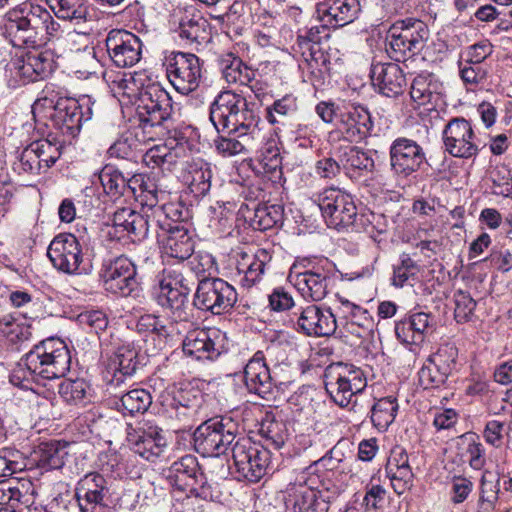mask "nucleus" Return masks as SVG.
Instances as JSON below:
<instances>
[{
    "instance_id": "f257e3e1",
    "label": "nucleus",
    "mask_w": 512,
    "mask_h": 512,
    "mask_svg": "<svg viewBox=\"0 0 512 512\" xmlns=\"http://www.w3.org/2000/svg\"><path fill=\"white\" fill-rule=\"evenodd\" d=\"M4 35L14 47L23 48L61 41L75 33L69 25L56 21L43 6L24 2L7 12Z\"/></svg>"
},
{
    "instance_id": "f03ea898",
    "label": "nucleus",
    "mask_w": 512,
    "mask_h": 512,
    "mask_svg": "<svg viewBox=\"0 0 512 512\" xmlns=\"http://www.w3.org/2000/svg\"><path fill=\"white\" fill-rule=\"evenodd\" d=\"M70 365L71 355L66 344L58 338H47L21 357L9 380L14 386L27 389L32 382L40 379L52 380L65 376Z\"/></svg>"
},
{
    "instance_id": "7ed1b4c3",
    "label": "nucleus",
    "mask_w": 512,
    "mask_h": 512,
    "mask_svg": "<svg viewBox=\"0 0 512 512\" xmlns=\"http://www.w3.org/2000/svg\"><path fill=\"white\" fill-rule=\"evenodd\" d=\"M188 211L180 204L168 203L152 208L147 214L137 213L130 208L118 209L108 230L111 239L118 241L126 237L132 242L140 241L153 230H171L177 224H184Z\"/></svg>"
},
{
    "instance_id": "20e7f679",
    "label": "nucleus",
    "mask_w": 512,
    "mask_h": 512,
    "mask_svg": "<svg viewBox=\"0 0 512 512\" xmlns=\"http://www.w3.org/2000/svg\"><path fill=\"white\" fill-rule=\"evenodd\" d=\"M210 121L218 133L233 131L260 142V117L241 94L220 92L210 106Z\"/></svg>"
},
{
    "instance_id": "39448f33",
    "label": "nucleus",
    "mask_w": 512,
    "mask_h": 512,
    "mask_svg": "<svg viewBox=\"0 0 512 512\" xmlns=\"http://www.w3.org/2000/svg\"><path fill=\"white\" fill-rule=\"evenodd\" d=\"M172 111V98L159 83H149L139 90L136 116L144 130L152 128L170 131Z\"/></svg>"
},
{
    "instance_id": "423d86ee",
    "label": "nucleus",
    "mask_w": 512,
    "mask_h": 512,
    "mask_svg": "<svg viewBox=\"0 0 512 512\" xmlns=\"http://www.w3.org/2000/svg\"><path fill=\"white\" fill-rule=\"evenodd\" d=\"M429 38V29L425 22L416 18L396 21L388 30L386 51L390 58L405 61L418 54Z\"/></svg>"
},
{
    "instance_id": "0eeeda50",
    "label": "nucleus",
    "mask_w": 512,
    "mask_h": 512,
    "mask_svg": "<svg viewBox=\"0 0 512 512\" xmlns=\"http://www.w3.org/2000/svg\"><path fill=\"white\" fill-rule=\"evenodd\" d=\"M328 227L338 231L350 227L359 230V218L353 197L337 187L325 188L314 196Z\"/></svg>"
},
{
    "instance_id": "6e6552de",
    "label": "nucleus",
    "mask_w": 512,
    "mask_h": 512,
    "mask_svg": "<svg viewBox=\"0 0 512 512\" xmlns=\"http://www.w3.org/2000/svg\"><path fill=\"white\" fill-rule=\"evenodd\" d=\"M236 433L237 424L231 418H211L194 431V448L204 457H219L233 444Z\"/></svg>"
},
{
    "instance_id": "1a4fd4ad",
    "label": "nucleus",
    "mask_w": 512,
    "mask_h": 512,
    "mask_svg": "<svg viewBox=\"0 0 512 512\" xmlns=\"http://www.w3.org/2000/svg\"><path fill=\"white\" fill-rule=\"evenodd\" d=\"M325 388L333 401L346 407L352 402V398L361 393L367 379L359 367L342 362L329 365L325 371Z\"/></svg>"
},
{
    "instance_id": "9d476101",
    "label": "nucleus",
    "mask_w": 512,
    "mask_h": 512,
    "mask_svg": "<svg viewBox=\"0 0 512 512\" xmlns=\"http://www.w3.org/2000/svg\"><path fill=\"white\" fill-rule=\"evenodd\" d=\"M237 299L235 288L227 281L218 277L204 276L198 282L193 304L199 310L221 315L229 312Z\"/></svg>"
},
{
    "instance_id": "9b49d317",
    "label": "nucleus",
    "mask_w": 512,
    "mask_h": 512,
    "mask_svg": "<svg viewBox=\"0 0 512 512\" xmlns=\"http://www.w3.org/2000/svg\"><path fill=\"white\" fill-rule=\"evenodd\" d=\"M137 274L134 262L124 255L103 261L99 272L104 289L121 297L138 292L140 282Z\"/></svg>"
},
{
    "instance_id": "f8f14e48",
    "label": "nucleus",
    "mask_w": 512,
    "mask_h": 512,
    "mask_svg": "<svg viewBox=\"0 0 512 512\" xmlns=\"http://www.w3.org/2000/svg\"><path fill=\"white\" fill-rule=\"evenodd\" d=\"M47 256L53 267L65 274L82 275L90 271L82 246L73 234L61 233L55 236L48 246Z\"/></svg>"
},
{
    "instance_id": "ddd939ff",
    "label": "nucleus",
    "mask_w": 512,
    "mask_h": 512,
    "mask_svg": "<svg viewBox=\"0 0 512 512\" xmlns=\"http://www.w3.org/2000/svg\"><path fill=\"white\" fill-rule=\"evenodd\" d=\"M232 458L239 478L256 483L266 474L271 453L267 447L240 438L232 446Z\"/></svg>"
},
{
    "instance_id": "4468645a",
    "label": "nucleus",
    "mask_w": 512,
    "mask_h": 512,
    "mask_svg": "<svg viewBox=\"0 0 512 512\" xmlns=\"http://www.w3.org/2000/svg\"><path fill=\"white\" fill-rule=\"evenodd\" d=\"M163 65L170 83L179 93L188 95L199 87L202 66L195 54L170 52L165 56Z\"/></svg>"
},
{
    "instance_id": "2eb2a0df",
    "label": "nucleus",
    "mask_w": 512,
    "mask_h": 512,
    "mask_svg": "<svg viewBox=\"0 0 512 512\" xmlns=\"http://www.w3.org/2000/svg\"><path fill=\"white\" fill-rule=\"evenodd\" d=\"M442 142L444 151L455 158L470 159L480 150L471 123L463 117H454L446 123Z\"/></svg>"
},
{
    "instance_id": "dca6fc26",
    "label": "nucleus",
    "mask_w": 512,
    "mask_h": 512,
    "mask_svg": "<svg viewBox=\"0 0 512 512\" xmlns=\"http://www.w3.org/2000/svg\"><path fill=\"white\" fill-rule=\"evenodd\" d=\"M318 478L307 477L302 473L295 483L288 488V502L293 512H327L329 504L334 498L314 487Z\"/></svg>"
},
{
    "instance_id": "f3484780",
    "label": "nucleus",
    "mask_w": 512,
    "mask_h": 512,
    "mask_svg": "<svg viewBox=\"0 0 512 512\" xmlns=\"http://www.w3.org/2000/svg\"><path fill=\"white\" fill-rule=\"evenodd\" d=\"M171 22L185 45H201L209 40V23L193 6L178 4L173 9Z\"/></svg>"
},
{
    "instance_id": "a211bd4d",
    "label": "nucleus",
    "mask_w": 512,
    "mask_h": 512,
    "mask_svg": "<svg viewBox=\"0 0 512 512\" xmlns=\"http://www.w3.org/2000/svg\"><path fill=\"white\" fill-rule=\"evenodd\" d=\"M91 99L88 96L77 100L70 97H59L54 104L52 121L64 135L75 137L83 121L92 116Z\"/></svg>"
},
{
    "instance_id": "6ab92c4d",
    "label": "nucleus",
    "mask_w": 512,
    "mask_h": 512,
    "mask_svg": "<svg viewBox=\"0 0 512 512\" xmlns=\"http://www.w3.org/2000/svg\"><path fill=\"white\" fill-rule=\"evenodd\" d=\"M108 480L100 473L84 475L75 488V498L80 512H105L110 502Z\"/></svg>"
},
{
    "instance_id": "aec40b11",
    "label": "nucleus",
    "mask_w": 512,
    "mask_h": 512,
    "mask_svg": "<svg viewBox=\"0 0 512 512\" xmlns=\"http://www.w3.org/2000/svg\"><path fill=\"white\" fill-rule=\"evenodd\" d=\"M225 333L217 328L194 329L183 340V351L197 360H215L227 347Z\"/></svg>"
},
{
    "instance_id": "412c9836",
    "label": "nucleus",
    "mask_w": 512,
    "mask_h": 512,
    "mask_svg": "<svg viewBox=\"0 0 512 512\" xmlns=\"http://www.w3.org/2000/svg\"><path fill=\"white\" fill-rule=\"evenodd\" d=\"M389 157L391 171L401 178H408L426 162L423 148L406 137H398L391 143Z\"/></svg>"
},
{
    "instance_id": "4be33fe9",
    "label": "nucleus",
    "mask_w": 512,
    "mask_h": 512,
    "mask_svg": "<svg viewBox=\"0 0 512 512\" xmlns=\"http://www.w3.org/2000/svg\"><path fill=\"white\" fill-rule=\"evenodd\" d=\"M105 42L109 57L117 67H132L142 57V42L139 37L129 31L111 30Z\"/></svg>"
},
{
    "instance_id": "5701e85b",
    "label": "nucleus",
    "mask_w": 512,
    "mask_h": 512,
    "mask_svg": "<svg viewBox=\"0 0 512 512\" xmlns=\"http://www.w3.org/2000/svg\"><path fill=\"white\" fill-rule=\"evenodd\" d=\"M456 357L457 349L454 346L447 345L439 348L419 370V384L424 389L443 385L455 366Z\"/></svg>"
},
{
    "instance_id": "b1692460",
    "label": "nucleus",
    "mask_w": 512,
    "mask_h": 512,
    "mask_svg": "<svg viewBox=\"0 0 512 512\" xmlns=\"http://www.w3.org/2000/svg\"><path fill=\"white\" fill-rule=\"evenodd\" d=\"M190 287L183 275L176 270L165 269L159 280L158 303L181 317L188 302Z\"/></svg>"
},
{
    "instance_id": "393cba45",
    "label": "nucleus",
    "mask_w": 512,
    "mask_h": 512,
    "mask_svg": "<svg viewBox=\"0 0 512 512\" xmlns=\"http://www.w3.org/2000/svg\"><path fill=\"white\" fill-rule=\"evenodd\" d=\"M436 327L435 317L431 313L413 312L395 324L397 339L405 345L419 346Z\"/></svg>"
},
{
    "instance_id": "a878e982",
    "label": "nucleus",
    "mask_w": 512,
    "mask_h": 512,
    "mask_svg": "<svg viewBox=\"0 0 512 512\" xmlns=\"http://www.w3.org/2000/svg\"><path fill=\"white\" fill-rule=\"evenodd\" d=\"M290 282L304 299L321 301L331 289L332 277L322 268L307 269L289 275Z\"/></svg>"
},
{
    "instance_id": "bb28decb",
    "label": "nucleus",
    "mask_w": 512,
    "mask_h": 512,
    "mask_svg": "<svg viewBox=\"0 0 512 512\" xmlns=\"http://www.w3.org/2000/svg\"><path fill=\"white\" fill-rule=\"evenodd\" d=\"M338 128L347 140L357 142L370 134L373 121L367 108L351 103L339 111Z\"/></svg>"
},
{
    "instance_id": "cd10ccee",
    "label": "nucleus",
    "mask_w": 512,
    "mask_h": 512,
    "mask_svg": "<svg viewBox=\"0 0 512 512\" xmlns=\"http://www.w3.org/2000/svg\"><path fill=\"white\" fill-rule=\"evenodd\" d=\"M336 328V318L330 309H323L317 305L302 308L297 317V329L307 336H331Z\"/></svg>"
},
{
    "instance_id": "c85d7f7f",
    "label": "nucleus",
    "mask_w": 512,
    "mask_h": 512,
    "mask_svg": "<svg viewBox=\"0 0 512 512\" xmlns=\"http://www.w3.org/2000/svg\"><path fill=\"white\" fill-rule=\"evenodd\" d=\"M359 11L358 0H323L316 6V16L323 27H343L353 22Z\"/></svg>"
},
{
    "instance_id": "c756f323",
    "label": "nucleus",
    "mask_w": 512,
    "mask_h": 512,
    "mask_svg": "<svg viewBox=\"0 0 512 512\" xmlns=\"http://www.w3.org/2000/svg\"><path fill=\"white\" fill-rule=\"evenodd\" d=\"M128 439L135 453L151 462L163 453L167 445L163 430L148 423L135 430L134 434L130 433Z\"/></svg>"
},
{
    "instance_id": "7c9ffc66",
    "label": "nucleus",
    "mask_w": 512,
    "mask_h": 512,
    "mask_svg": "<svg viewBox=\"0 0 512 512\" xmlns=\"http://www.w3.org/2000/svg\"><path fill=\"white\" fill-rule=\"evenodd\" d=\"M244 382L250 393L263 399H269L272 395L275 383L265 362L263 352H256L246 364Z\"/></svg>"
},
{
    "instance_id": "2f4dec72",
    "label": "nucleus",
    "mask_w": 512,
    "mask_h": 512,
    "mask_svg": "<svg viewBox=\"0 0 512 512\" xmlns=\"http://www.w3.org/2000/svg\"><path fill=\"white\" fill-rule=\"evenodd\" d=\"M163 243V253L171 258L186 260L194 251V242L186 224H177L171 230H153Z\"/></svg>"
},
{
    "instance_id": "473e14b6",
    "label": "nucleus",
    "mask_w": 512,
    "mask_h": 512,
    "mask_svg": "<svg viewBox=\"0 0 512 512\" xmlns=\"http://www.w3.org/2000/svg\"><path fill=\"white\" fill-rule=\"evenodd\" d=\"M373 86L386 97L402 94L406 78L401 67L396 63H376L371 68Z\"/></svg>"
},
{
    "instance_id": "72a5a7b5",
    "label": "nucleus",
    "mask_w": 512,
    "mask_h": 512,
    "mask_svg": "<svg viewBox=\"0 0 512 512\" xmlns=\"http://www.w3.org/2000/svg\"><path fill=\"white\" fill-rule=\"evenodd\" d=\"M374 153H376L374 151ZM340 163L345 174L351 179H358L375 169L373 152L357 146H347L340 150Z\"/></svg>"
},
{
    "instance_id": "f704fd0d",
    "label": "nucleus",
    "mask_w": 512,
    "mask_h": 512,
    "mask_svg": "<svg viewBox=\"0 0 512 512\" xmlns=\"http://www.w3.org/2000/svg\"><path fill=\"white\" fill-rule=\"evenodd\" d=\"M320 39L318 27H311L305 35L298 36V46L308 68L312 73L317 71L321 74L328 69L329 61L320 48Z\"/></svg>"
},
{
    "instance_id": "c9c22d12",
    "label": "nucleus",
    "mask_w": 512,
    "mask_h": 512,
    "mask_svg": "<svg viewBox=\"0 0 512 512\" xmlns=\"http://www.w3.org/2000/svg\"><path fill=\"white\" fill-rule=\"evenodd\" d=\"M271 259V255L265 249H258L253 255L242 253L237 264L238 273L241 275L240 284L246 288L257 284L262 279L265 267Z\"/></svg>"
},
{
    "instance_id": "e433bc0d",
    "label": "nucleus",
    "mask_w": 512,
    "mask_h": 512,
    "mask_svg": "<svg viewBox=\"0 0 512 512\" xmlns=\"http://www.w3.org/2000/svg\"><path fill=\"white\" fill-rule=\"evenodd\" d=\"M218 65L223 78L229 84L250 85L255 78V71L247 67L243 61L233 53L221 54Z\"/></svg>"
},
{
    "instance_id": "4c0bfd02",
    "label": "nucleus",
    "mask_w": 512,
    "mask_h": 512,
    "mask_svg": "<svg viewBox=\"0 0 512 512\" xmlns=\"http://www.w3.org/2000/svg\"><path fill=\"white\" fill-rule=\"evenodd\" d=\"M256 169L271 180L282 175V157L275 139L267 140L257 151Z\"/></svg>"
},
{
    "instance_id": "58836bf2",
    "label": "nucleus",
    "mask_w": 512,
    "mask_h": 512,
    "mask_svg": "<svg viewBox=\"0 0 512 512\" xmlns=\"http://www.w3.org/2000/svg\"><path fill=\"white\" fill-rule=\"evenodd\" d=\"M443 84L430 73L417 75L411 84L410 95L419 105L436 103L442 93Z\"/></svg>"
},
{
    "instance_id": "ea45409f",
    "label": "nucleus",
    "mask_w": 512,
    "mask_h": 512,
    "mask_svg": "<svg viewBox=\"0 0 512 512\" xmlns=\"http://www.w3.org/2000/svg\"><path fill=\"white\" fill-rule=\"evenodd\" d=\"M199 465L192 455H186L175 461L168 471V478L179 490L185 491L193 483H198Z\"/></svg>"
},
{
    "instance_id": "a19ab883",
    "label": "nucleus",
    "mask_w": 512,
    "mask_h": 512,
    "mask_svg": "<svg viewBox=\"0 0 512 512\" xmlns=\"http://www.w3.org/2000/svg\"><path fill=\"white\" fill-rule=\"evenodd\" d=\"M225 132L227 135L218 136L214 140L216 151L223 157L250 153L258 147L259 142L254 141L243 134L241 135L233 131Z\"/></svg>"
},
{
    "instance_id": "79ce46f5",
    "label": "nucleus",
    "mask_w": 512,
    "mask_h": 512,
    "mask_svg": "<svg viewBox=\"0 0 512 512\" xmlns=\"http://www.w3.org/2000/svg\"><path fill=\"white\" fill-rule=\"evenodd\" d=\"M136 329L139 333H152L159 339H173L181 333L179 323L172 320H164L152 314L141 316L137 323Z\"/></svg>"
},
{
    "instance_id": "37998d69",
    "label": "nucleus",
    "mask_w": 512,
    "mask_h": 512,
    "mask_svg": "<svg viewBox=\"0 0 512 512\" xmlns=\"http://www.w3.org/2000/svg\"><path fill=\"white\" fill-rule=\"evenodd\" d=\"M399 405L392 396L383 397L374 402L370 409V418L373 426L379 431H386L394 422Z\"/></svg>"
},
{
    "instance_id": "c03bdc74",
    "label": "nucleus",
    "mask_w": 512,
    "mask_h": 512,
    "mask_svg": "<svg viewBox=\"0 0 512 512\" xmlns=\"http://www.w3.org/2000/svg\"><path fill=\"white\" fill-rule=\"evenodd\" d=\"M298 113L297 97L286 94L266 108V119L272 125L285 126Z\"/></svg>"
},
{
    "instance_id": "a18cd8bd",
    "label": "nucleus",
    "mask_w": 512,
    "mask_h": 512,
    "mask_svg": "<svg viewBox=\"0 0 512 512\" xmlns=\"http://www.w3.org/2000/svg\"><path fill=\"white\" fill-rule=\"evenodd\" d=\"M166 405V411L170 418H175L184 424V427H190L197 413L198 405L186 399L184 391H178Z\"/></svg>"
},
{
    "instance_id": "49530a36",
    "label": "nucleus",
    "mask_w": 512,
    "mask_h": 512,
    "mask_svg": "<svg viewBox=\"0 0 512 512\" xmlns=\"http://www.w3.org/2000/svg\"><path fill=\"white\" fill-rule=\"evenodd\" d=\"M31 460L38 468L45 471L61 468L64 464L62 451L53 442L41 443L32 452Z\"/></svg>"
},
{
    "instance_id": "de8ad7c7",
    "label": "nucleus",
    "mask_w": 512,
    "mask_h": 512,
    "mask_svg": "<svg viewBox=\"0 0 512 512\" xmlns=\"http://www.w3.org/2000/svg\"><path fill=\"white\" fill-rule=\"evenodd\" d=\"M99 181L104 192L112 198H119L127 194V177L113 165L104 166L99 175Z\"/></svg>"
},
{
    "instance_id": "09e8293b",
    "label": "nucleus",
    "mask_w": 512,
    "mask_h": 512,
    "mask_svg": "<svg viewBox=\"0 0 512 512\" xmlns=\"http://www.w3.org/2000/svg\"><path fill=\"white\" fill-rule=\"evenodd\" d=\"M212 171L207 163L199 162L190 166L186 182L190 191L197 197L205 196L211 188Z\"/></svg>"
},
{
    "instance_id": "8fccbe9b",
    "label": "nucleus",
    "mask_w": 512,
    "mask_h": 512,
    "mask_svg": "<svg viewBox=\"0 0 512 512\" xmlns=\"http://www.w3.org/2000/svg\"><path fill=\"white\" fill-rule=\"evenodd\" d=\"M58 19L64 21H81L88 14L84 0H46Z\"/></svg>"
},
{
    "instance_id": "3c124183",
    "label": "nucleus",
    "mask_w": 512,
    "mask_h": 512,
    "mask_svg": "<svg viewBox=\"0 0 512 512\" xmlns=\"http://www.w3.org/2000/svg\"><path fill=\"white\" fill-rule=\"evenodd\" d=\"M58 392L68 404L84 405L90 401V386L84 379H66L60 383Z\"/></svg>"
},
{
    "instance_id": "603ef678",
    "label": "nucleus",
    "mask_w": 512,
    "mask_h": 512,
    "mask_svg": "<svg viewBox=\"0 0 512 512\" xmlns=\"http://www.w3.org/2000/svg\"><path fill=\"white\" fill-rule=\"evenodd\" d=\"M115 363L116 372L110 381L111 386H119L123 382V377L131 376L135 373L138 366L137 351L130 347H121L117 350Z\"/></svg>"
},
{
    "instance_id": "864d4df0",
    "label": "nucleus",
    "mask_w": 512,
    "mask_h": 512,
    "mask_svg": "<svg viewBox=\"0 0 512 512\" xmlns=\"http://www.w3.org/2000/svg\"><path fill=\"white\" fill-rule=\"evenodd\" d=\"M30 336V328L19 323L12 315L0 317V342L18 344L27 341Z\"/></svg>"
},
{
    "instance_id": "5fc2aeb1",
    "label": "nucleus",
    "mask_w": 512,
    "mask_h": 512,
    "mask_svg": "<svg viewBox=\"0 0 512 512\" xmlns=\"http://www.w3.org/2000/svg\"><path fill=\"white\" fill-rule=\"evenodd\" d=\"M120 403L123 411L130 415L144 413L152 404V396L147 390L136 388L123 394Z\"/></svg>"
},
{
    "instance_id": "6e6d98bb",
    "label": "nucleus",
    "mask_w": 512,
    "mask_h": 512,
    "mask_svg": "<svg viewBox=\"0 0 512 512\" xmlns=\"http://www.w3.org/2000/svg\"><path fill=\"white\" fill-rule=\"evenodd\" d=\"M27 469L22 453L11 448L0 449V477H11Z\"/></svg>"
},
{
    "instance_id": "4d7b16f0",
    "label": "nucleus",
    "mask_w": 512,
    "mask_h": 512,
    "mask_svg": "<svg viewBox=\"0 0 512 512\" xmlns=\"http://www.w3.org/2000/svg\"><path fill=\"white\" fill-rule=\"evenodd\" d=\"M419 272V266L411 259L409 254L403 253L400 256V264L394 267L392 284L396 287H403L410 280H415Z\"/></svg>"
},
{
    "instance_id": "13d9d810",
    "label": "nucleus",
    "mask_w": 512,
    "mask_h": 512,
    "mask_svg": "<svg viewBox=\"0 0 512 512\" xmlns=\"http://www.w3.org/2000/svg\"><path fill=\"white\" fill-rule=\"evenodd\" d=\"M489 180L492 183L493 194L503 197H509L512 194V176L505 166L494 167L489 172Z\"/></svg>"
},
{
    "instance_id": "bf43d9fd",
    "label": "nucleus",
    "mask_w": 512,
    "mask_h": 512,
    "mask_svg": "<svg viewBox=\"0 0 512 512\" xmlns=\"http://www.w3.org/2000/svg\"><path fill=\"white\" fill-rule=\"evenodd\" d=\"M33 143L39 161L46 172L60 158L62 147L48 139H40Z\"/></svg>"
},
{
    "instance_id": "052dcab7",
    "label": "nucleus",
    "mask_w": 512,
    "mask_h": 512,
    "mask_svg": "<svg viewBox=\"0 0 512 512\" xmlns=\"http://www.w3.org/2000/svg\"><path fill=\"white\" fill-rule=\"evenodd\" d=\"M487 64L473 63L467 60L459 62L460 77L465 84L478 85L483 83L488 76Z\"/></svg>"
},
{
    "instance_id": "680f3d73",
    "label": "nucleus",
    "mask_w": 512,
    "mask_h": 512,
    "mask_svg": "<svg viewBox=\"0 0 512 512\" xmlns=\"http://www.w3.org/2000/svg\"><path fill=\"white\" fill-rule=\"evenodd\" d=\"M354 313L346 320L349 332L361 336L362 332H369L373 327V320L368 311L360 306H350Z\"/></svg>"
},
{
    "instance_id": "e2e57ef3",
    "label": "nucleus",
    "mask_w": 512,
    "mask_h": 512,
    "mask_svg": "<svg viewBox=\"0 0 512 512\" xmlns=\"http://www.w3.org/2000/svg\"><path fill=\"white\" fill-rule=\"evenodd\" d=\"M283 209L279 205H263L255 209L254 221L260 230L272 228L282 220Z\"/></svg>"
},
{
    "instance_id": "0e129e2a",
    "label": "nucleus",
    "mask_w": 512,
    "mask_h": 512,
    "mask_svg": "<svg viewBox=\"0 0 512 512\" xmlns=\"http://www.w3.org/2000/svg\"><path fill=\"white\" fill-rule=\"evenodd\" d=\"M26 57L37 80L46 78L54 69V61L47 52L31 51L26 53Z\"/></svg>"
},
{
    "instance_id": "69168bd1",
    "label": "nucleus",
    "mask_w": 512,
    "mask_h": 512,
    "mask_svg": "<svg viewBox=\"0 0 512 512\" xmlns=\"http://www.w3.org/2000/svg\"><path fill=\"white\" fill-rule=\"evenodd\" d=\"M480 497L478 501V512H492L498 500L499 481H487L485 476L481 478Z\"/></svg>"
},
{
    "instance_id": "338daca9",
    "label": "nucleus",
    "mask_w": 512,
    "mask_h": 512,
    "mask_svg": "<svg viewBox=\"0 0 512 512\" xmlns=\"http://www.w3.org/2000/svg\"><path fill=\"white\" fill-rule=\"evenodd\" d=\"M386 473L394 492L398 495H402L413 486L414 474L410 466L386 470Z\"/></svg>"
},
{
    "instance_id": "774afa93",
    "label": "nucleus",
    "mask_w": 512,
    "mask_h": 512,
    "mask_svg": "<svg viewBox=\"0 0 512 512\" xmlns=\"http://www.w3.org/2000/svg\"><path fill=\"white\" fill-rule=\"evenodd\" d=\"M455 319L457 322H467L471 319L476 307L475 300L468 292L459 290L454 294Z\"/></svg>"
}]
</instances>
